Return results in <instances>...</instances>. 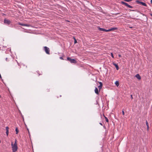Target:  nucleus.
Here are the masks:
<instances>
[{"label":"nucleus","instance_id":"f257e3e1","mask_svg":"<svg viewBox=\"0 0 152 152\" xmlns=\"http://www.w3.org/2000/svg\"><path fill=\"white\" fill-rule=\"evenodd\" d=\"M12 150V152H16L18 149L17 143H11Z\"/></svg>","mask_w":152,"mask_h":152},{"label":"nucleus","instance_id":"f03ea898","mask_svg":"<svg viewBox=\"0 0 152 152\" xmlns=\"http://www.w3.org/2000/svg\"><path fill=\"white\" fill-rule=\"evenodd\" d=\"M67 60L69 61L71 63L76 64L77 63V61L75 59H71V58L69 57L67 58Z\"/></svg>","mask_w":152,"mask_h":152},{"label":"nucleus","instance_id":"7ed1b4c3","mask_svg":"<svg viewBox=\"0 0 152 152\" xmlns=\"http://www.w3.org/2000/svg\"><path fill=\"white\" fill-rule=\"evenodd\" d=\"M136 2L137 3V4H141L142 5L145 6V7L147 6V5L146 3H145L140 1L139 0H137L136 1Z\"/></svg>","mask_w":152,"mask_h":152},{"label":"nucleus","instance_id":"20e7f679","mask_svg":"<svg viewBox=\"0 0 152 152\" xmlns=\"http://www.w3.org/2000/svg\"><path fill=\"white\" fill-rule=\"evenodd\" d=\"M121 4L123 5H124L126 7H128L131 8H132L133 7L132 6H130L127 3H126L124 1H121Z\"/></svg>","mask_w":152,"mask_h":152},{"label":"nucleus","instance_id":"39448f33","mask_svg":"<svg viewBox=\"0 0 152 152\" xmlns=\"http://www.w3.org/2000/svg\"><path fill=\"white\" fill-rule=\"evenodd\" d=\"M44 50L45 51L46 53L48 54L49 55L50 54V50L49 48H48L46 46H45L44 47Z\"/></svg>","mask_w":152,"mask_h":152},{"label":"nucleus","instance_id":"423d86ee","mask_svg":"<svg viewBox=\"0 0 152 152\" xmlns=\"http://www.w3.org/2000/svg\"><path fill=\"white\" fill-rule=\"evenodd\" d=\"M4 23L9 25L11 23V21L9 20H7L6 19H5L4 20Z\"/></svg>","mask_w":152,"mask_h":152},{"label":"nucleus","instance_id":"0eeeda50","mask_svg":"<svg viewBox=\"0 0 152 152\" xmlns=\"http://www.w3.org/2000/svg\"><path fill=\"white\" fill-rule=\"evenodd\" d=\"M18 24L19 25H20L23 26H27V27H29L30 26V25L29 24H23V23H22L20 22H19L18 23Z\"/></svg>","mask_w":152,"mask_h":152},{"label":"nucleus","instance_id":"6e6552de","mask_svg":"<svg viewBox=\"0 0 152 152\" xmlns=\"http://www.w3.org/2000/svg\"><path fill=\"white\" fill-rule=\"evenodd\" d=\"M98 29L99 31H106V32H108V29L107 30V29H105L104 28H101L100 27L98 28Z\"/></svg>","mask_w":152,"mask_h":152},{"label":"nucleus","instance_id":"1a4fd4ad","mask_svg":"<svg viewBox=\"0 0 152 152\" xmlns=\"http://www.w3.org/2000/svg\"><path fill=\"white\" fill-rule=\"evenodd\" d=\"M99 83L100 85L98 86V88L99 90V91H100V90L101 89L102 86V84L101 82H99Z\"/></svg>","mask_w":152,"mask_h":152},{"label":"nucleus","instance_id":"9d476101","mask_svg":"<svg viewBox=\"0 0 152 152\" xmlns=\"http://www.w3.org/2000/svg\"><path fill=\"white\" fill-rule=\"evenodd\" d=\"M94 91L95 92L96 94L97 95L99 94V93L100 91H99V90H98L97 88L96 87H95Z\"/></svg>","mask_w":152,"mask_h":152},{"label":"nucleus","instance_id":"9b49d317","mask_svg":"<svg viewBox=\"0 0 152 152\" xmlns=\"http://www.w3.org/2000/svg\"><path fill=\"white\" fill-rule=\"evenodd\" d=\"M9 128L8 126H7L6 127V134L7 136L9 134Z\"/></svg>","mask_w":152,"mask_h":152},{"label":"nucleus","instance_id":"f8f14e48","mask_svg":"<svg viewBox=\"0 0 152 152\" xmlns=\"http://www.w3.org/2000/svg\"><path fill=\"white\" fill-rule=\"evenodd\" d=\"M117 28L115 27H113L108 29V31L117 29Z\"/></svg>","mask_w":152,"mask_h":152},{"label":"nucleus","instance_id":"ddd939ff","mask_svg":"<svg viewBox=\"0 0 152 152\" xmlns=\"http://www.w3.org/2000/svg\"><path fill=\"white\" fill-rule=\"evenodd\" d=\"M135 77L138 80H140L141 79V77L139 74H137L135 75Z\"/></svg>","mask_w":152,"mask_h":152},{"label":"nucleus","instance_id":"4468645a","mask_svg":"<svg viewBox=\"0 0 152 152\" xmlns=\"http://www.w3.org/2000/svg\"><path fill=\"white\" fill-rule=\"evenodd\" d=\"M113 64L116 68V69L117 70H118L119 69V68L118 66V65L117 64L115 63H113Z\"/></svg>","mask_w":152,"mask_h":152},{"label":"nucleus","instance_id":"2eb2a0df","mask_svg":"<svg viewBox=\"0 0 152 152\" xmlns=\"http://www.w3.org/2000/svg\"><path fill=\"white\" fill-rule=\"evenodd\" d=\"M146 126H147V130L148 131L149 129V125H148V123L147 121H146Z\"/></svg>","mask_w":152,"mask_h":152},{"label":"nucleus","instance_id":"dca6fc26","mask_svg":"<svg viewBox=\"0 0 152 152\" xmlns=\"http://www.w3.org/2000/svg\"><path fill=\"white\" fill-rule=\"evenodd\" d=\"M103 116L105 118L106 121L107 122H109V120L104 115V114H103Z\"/></svg>","mask_w":152,"mask_h":152},{"label":"nucleus","instance_id":"f3484780","mask_svg":"<svg viewBox=\"0 0 152 152\" xmlns=\"http://www.w3.org/2000/svg\"><path fill=\"white\" fill-rule=\"evenodd\" d=\"M10 60H12V61H13V62H14V63L17 62V63H18V65L19 66H20L19 64L18 63V62L17 61H13V59L11 58L10 59Z\"/></svg>","mask_w":152,"mask_h":152},{"label":"nucleus","instance_id":"a211bd4d","mask_svg":"<svg viewBox=\"0 0 152 152\" xmlns=\"http://www.w3.org/2000/svg\"><path fill=\"white\" fill-rule=\"evenodd\" d=\"M115 84L117 86H118L119 85V83L118 81H116L115 82Z\"/></svg>","mask_w":152,"mask_h":152},{"label":"nucleus","instance_id":"6ab92c4d","mask_svg":"<svg viewBox=\"0 0 152 152\" xmlns=\"http://www.w3.org/2000/svg\"><path fill=\"white\" fill-rule=\"evenodd\" d=\"M15 131L16 132V134H18V132H19V131H18V128L17 127H16V128Z\"/></svg>","mask_w":152,"mask_h":152},{"label":"nucleus","instance_id":"aec40b11","mask_svg":"<svg viewBox=\"0 0 152 152\" xmlns=\"http://www.w3.org/2000/svg\"><path fill=\"white\" fill-rule=\"evenodd\" d=\"M74 43L75 44L77 42V41L75 38L74 37Z\"/></svg>","mask_w":152,"mask_h":152},{"label":"nucleus","instance_id":"412c9836","mask_svg":"<svg viewBox=\"0 0 152 152\" xmlns=\"http://www.w3.org/2000/svg\"><path fill=\"white\" fill-rule=\"evenodd\" d=\"M111 57L113 58H114V56H113V54L112 53H111Z\"/></svg>","mask_w":152,"mask_h":152},{"label":"nucleus","instance_id":"4be33fe9","mask_svg":"<svg viewBox=\"0 0 152 152\" xmlns=\"http://www.w3.org/2000/svg\"><path fill=\"white\" fill-rule=\"evenodd\" d=\"M0 78L1 79V81H3V80L2 79V77H1V75L0 74Z\"/></svg>","mask_w":152,"mask_h":152},{"label":"nucleus","instance_id":"5701e85b","mask_svg":"<svg viewBox=\"0 0 152 152\" xmlns=\"http://www.w3.org/2000/svg\"><path fill=\"white\" fill-rule=\"evenodd\" d=\"M122 113L123 115H124V111L123 110L122 111Z\"/></svg>","mask_w":152,"mask_h":152},{"label":"nucleus","instance_id":"b1692460","mask_svg":"<svg viewBox=\"0 0 152 152\" xmlns=\"http://www.w3.org/2000/svg\"><path fill=\"white\" fill-rule=\"evenodd\" d=\"M60 58L61 60H64L63 58L62 57H60Z\"/></svg>","mask_w":152,"mask_h":152},{"label":"nucleus","instance_id":"393cba45","mask_svg":"<svg viewBox=\"0 0 152 152\" xmlns=\"http://www.w3.org/2000/svg\"><path fill=\"white\" fill-rule=\"evenodd\" d=\"M47 91H50V89H47Z\"/></svg>","mask_w":152,"mask_h":152},{"label":"nucleus","instance_id":"a878e982","mask_svg":"<svg viewBox=\"0 0 152 152\" xmlns=\"http://www.w3.org/2000/svg\"><path fill=\"white\" fill-rule=\"evenodd\" d=\"M118 56H119V57H121V55H120V54H119V55H118Z\"/></svg>","mask_w":152,"mask_h":152},{"label":"nucleus","instance_id":"bb28decb","mask_svg":"<svg viewBox=\"0 0 152 152\" xmlns=\"http://www.w3.org/2000/svg\"><path fill=\"white\" fill-rule=\"evenodd\" d=\"M7 59H8V58H6V59H5V60H6L7 61H8V60H7Z\"/></svg>","mask_w":152,"mask_h":152},{"label":"nucleus","instance_id":"cd10ccee","mask_svg":"<svg viewBox=\"0 0 152 152\" xmlns=\"http://www.w3.org/2000/svg\"><path fill=\"white\" fill-rule=\"evenodd\" d=\"M99 124H100L102 126V123H99Z\"/></svg>","mask_w":152,"mask_h":152},{"label":"nucleus","instance_id":"c85d7f7f","mask_svg":"<svg viewBox=\"0 0 152 152\" xmlns=\"http://www.w3.org/2000/svg\"><path fill=\"white\" fill-rule=\"evenodd\" d=\"M151 3L152 4V0H151Z\"/></svg>","mask_w":152,"mask_h":152},{"label":"nucleus","instance_id":"c756f323","mask_svg":"<svg viewBox=\"0 0 152 152\" xmlns=\"http://www.w3.org/2000/svg\"><path fill=\"white\" fill-rule=\"evenodd\" d=\"M131 98H132V99H133V97H132V95H131Z\"/></svg>","mask_w":152,"mask_h":152},{"label":"nucleus","instance_id":"7c9ffc66","mask_svg":"<svg viewBox=\"0 0 152 152\" xmlns=\"http://www.w3.org/2000/svg\"><path fill=\"white\" fill-rule=\"evenodd\" d=\"M27 130H28V133H29V130H28V129H27Z\"/></svg>","mask_w":152,"mask_h":152},{"label":"nucleus","instance_id":"2f4dec72","mask_svg":"<svg viewBox=\"0 0 152 152\" xmlns=\"http://www.w3.org/2000/svg\"><path fill=\"white\" fill-rule=\"evenodd\" d=\"M150 15L151 16H152V14H150Z\"/></svg>","mask_w":152,"mask_h":152},{"label":"nucleus","instance_id":"473e14b6","mask_svg":"<svg viewBox=\"0 0 152 152\" xmlns=\"http://www.w3.org/2000/svg\"><path fill=\"white\" fill-rule=\"evenodd\" d=\"M130 28H132V27H129Z\"/></svg>","mask_w":152,"mask_h":152},{"label":"nucleus","instance_id":"72a5a7b5","mask_svg":"<svg viewBox=\"0 0 152 152\" xmlns=\"http://www.w3.org/2000/svg\"><path fill=\"white\" fill-rule=\"evenodd\" d=\"M119 14V13H117V14H116V15L118 14Z\"/></svg>","mask_w":152,"mask_h":152},{"label":"nucleus","instance_id":"f704fd0d","mask_svg":"<svg viewBox=\"0 0 152 152\" xmlns=\"http://www.w3.org/2000/svg\"><path fill=\"white\" fill-rule=\"evenodd\" d=\"M16 142V140H15V142Z\"/></svg>","mask_w":152,"mask_h":152}]
</instances>
